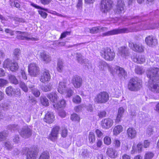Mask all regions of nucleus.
Returning a JSON list of instances; mask_svg holds the SVG:
<instances>
[{
	"label": "nucleus",
	"mask_w": 159,
	"mask_h": 159,
	"mask_svg": "<svg viewBox=\"0 0 159 159\" xmlns=\"http://www.w3.org/2000/svg\"><path fill=\"white\" fill-rule=\"evenodd\" d=\"M135 71L136 73L138 74H142L144 72L142 67L140 66L136 67Z\"/></svg>",
	"instance_id": "864d4df0"
},
{
	"label": "nucleus",
	"mask_w": 159,
	"mask_h": 159,
	"mask_svg": "<svg viewBox=\"0 0 159 159\" xmlns=\"http://www.w3.org/2000/svg\"><path fill=\"white\" fill-rule=\"evenodd\" d=\"M123 130V127L121 125H118L115 126L113 130V134L116 135L119 134Z\"/></svg>",
	"instance_id": "473e14b6"
},
{
	"label": "nucleus",
	"mask_w": 159,
	"mask_h": 159,
	"mask_svg": "<svg viewBox=\"0 0 159 159\" xmlns=\"http://www.w3.org/2000/svg\"><path fill=\"white\" fill-rule=\"evenodd\" d=\"M20 137L18 135H16L12 137V140L15 144H18L20 143Z\"/></svg>",
	"instance_id": "09e8293b"
},
{
	"label": "nucleus",
	"mask_w": 159,
	"mask_h": 159,
	"mask_svg": "<svg viewBox=\"0 0 159 159\" xmlns=\"http://www.w3.org/2000/svg\"><path fill=\"white\" fill-rule=\"evenodd\" d=\"M141 87V83L136 78L130 79L128 84V89L131 91H137Z\"/></svg>",
	"instance_id": "20e7f679"
},
{
	"label": "nucleus",
	"mask_w": 159,
	"mask_h": 159,
	"mask_svg": "<svg viewBox=\"0 0 159 159\" xmlns=\"http://www.w3.org/2000/svg\"><path fill=\"white\" fill-rule=\"evenodd\" d=\"M18 132L21 136L25 139L30 137L32 134V130L28 126L23 127L18 130Z\"/></svg>",
	"instance_id": "1a4fd4ad"
},
{
	"label": "nucleus",
	"mask_w": 159,
	"mask_h": 159,
	"mask_svg": "<svg viewBox=\"0 0 159 159\" xmlns=\"http://www.w3.org/2000/svg\"><path fill=\"white\" fill-rule=\"evenodd\" d=\"M58 91L61 94L64 92L66 90V83L64 82H59L58 88Z\"/></svg>",
	"instance_id": "a878e982"
},
{
	"label": "nucleus",
	"mask_w": 159,
	"mask_h": 159,
	"mask_svg": "<svg viewBox=\"0 0 159 159\" xmlns=\"http://www.w3.org/2000/svg\"><path fill=\"white\" fill-rule=\"evenodd\" d=\"M77 60L78 62L83 65L85 69H89L91 68V66L88 63V59H84L83 57L80 53H77L76 55Z\"/></svg>",
	"instance_id": "9b49d317"
},
{
	"label": "nucleus",
	"mask_w": 159,
	"mask_h": 159,
	"mask_svg": "<svg viewBox=\"0 0 159 159\" xmlns=\"http://www.w3.org/2000/svg\"><path fill=\"white\" fill-rule=\"evenodd\" d=\"M100 28L99 27H94L90 29V32L92 34H96L100 32Z\"/></svg>",
	"instance_id": "de8ad7c7"
},
{
	"label": "nucleus",
	"mask_w": 159,
	"mask_h": 159,
	"mask_svg": "<svg viewBox=\"0 0 159 159\" xmlns=\"http://www.w3.org/2000/svg\"><path fill=\"white\" fill-rule=\"evenodd\" d=\"M64 65L63 63L61 60H59L57 63V69L58 72H61L63 69Z\"/></svg>",
	"instance_id": "c9c22d12"
},
{
	"label": "nucleus",
	"mask_w": 159,
	"mask_h": 159,
	"mask_svg": "<svg viewBox=\"0 0 159 159\" xmlns=\"http://www.w3.org/2000/svg\"><path fill=\"white\" fill-rule=\"evenodd\" d=\"M72 83L75 88H79L82 84V79L78 75H74L72 79Z\"/></svg>",
	"instance_id": "ddd939ff"
},
{
	"label": "nucleus",
	"mask_w": 159,
	"mask_h": 159,
	"mask_svg": "<svg viewBox=\"0 0 159 159\" xmlns=\"http://www.w3.org/2000/svg\"><path fill=\"white\" fill-rule=\"evenodd\" d=\"M12 62L13 61L11 60L7 59L4 62L3 67L4 68H9Z\"/></svg>",
	"instance_id": "a19ab883"
},
{
	"label": "nucleus",
	"mask_w": 159,
	"mask_h": 159,
	"mask_svg": "<svg viewBox=\"0 0 159 159\" xmlns=\"http://www.w3.org/2000/svg\"><path fill=\"white\" fill-rule=\"evenodd\" d=\"M26 159H36L37 153L32 149H28L26 154Z\"/></svg>",
	"instance_id": "b1692460"
},
{
	"label": "nucleus",
	"mask_w": 159,
	"mask_h": 159,
	"mask_svg": "<svg viewBox=\"0 0 159 159\" xmlns=\"http://www.w3.org/2000/svg\"><path fill=\"white\" fill-rule=\"evenodd\" d=\"M71 119L73 121H79L80 118L78 115L75 113L71 115Z\"/></svg>",
	"instance_id": "4d7b16f0"
},
{
	"label": "nucleus",
	"mask_w": 159,
	"mask_h": 159,
	"mask_svg": "<svg viewBox=\"0 0 159 159\" xmlns=\"http://www.w3.org/2000/svg\"><path fill=\"white\" fill-rule=\"evenodd\" d=\"M89 139L90 143H93L95 142V136L94 133L90 132L89 135Z\"/></svg>",
	"instance_id": "58836bf2"
},
{
	"label": "nucleus",
	"mask_w": 159,
	"mask_h": 159,
	"mask_svg": "<svg viewBox=\"0 0 159 159\" xmlns=\"http://www.w3.org/2000/svg\"><path fill=\"white\" fill-rule=\"evenodd\" d=\"M113 2L111 0H102L101 1V11L104 13H106L112 7Z\"/></svg>",
	"instance_id": "0eeeda50"
},
{
	"label": "nucleus",
	"mask_w": 159,
	"mask_h": 159,
	"mask_svg": "<svg viewBox=\"0 0 159 159\" xmlns=\"http://www.w3.org/2000/svg\"><path fill=\"white\" fill-rule=\"evenodd\" d=\"M9 68L11 71L15 72L18 69V64L16 62L13 61Z\"/></svg>",
	"instance_id": "e433bc0d"
},
{
	"label": "nucleus",
	"mask_w": 159,
	"mask_h": 159,
	"mask_svg": "<svg viewBox=\"0 0 159 159\" xmlns=\"http://www.w3.org/2000/svg\"><path fill=\"white\" fill-rule=\"evenodd\" d=\"M6 94L8 96H11L13 94L20 95V91L19 89H13L11 86L7 87L6 89Z\"/></svg>",
	"instance_id": "aec40b11"
},
{
	"label": "nucleus",
	"mask_w": 159,
	"mask_h": 159,
	"mask_svg": "<svg viewBox=\"0 0 159 159\" xmlns=\"http://www.w3.org/2000/svg\"><path fill=\"white\" fill-rule=\"evenodd\" d=\"M66 105V102L64 100H62L58 102L57 105L58 108L64 107Z\"/></svg>",
	"instance_id": "8fccbe9b"
},
{
	"label": "nucleus",
	"mask_w": 159,
	"mask_h": 159,
	"mask_svg": "<svg viewBox=\"0 0 159 159\" xmlns=\"http://www.w3.org/2000/svg\"><path fill=\"white\" fill-rule=\"evenodd\" d=\"M73 91L70 89H67L66 93V96L67 97L70 98L71 97L73 94Z\"/></svg>",
	"instance_id": "0e129e2a"
},
{
	"label": "nucleus",
	"mask_w": 159,
	"mask_h": 159,
	"mask_svg": "<svg viewBox=\"0 0 159 159\" xmlns=\"http://www.w3.org/2000/svg\"><path fill=\"white\" fill-rule=\"evenodd\" d=\"M49 154L48 152H43L41 153L39 159H49Z\"/></svg>",
	"instance_id": "79ce46f5"
},
{
	"label": "nucleus",
	"mask_w": 159,
	"mask_h": 159,
	"mask_svg": "<svg viewBox=\"0 0 159 159\" xmlns=\"http://www.w3.org/2000/svg\"><path fill=\"white\" fill-rule=\"evenodd\" d=\"M104 142L107 145H110L111 143V139L108 136H106L104 139Z\"/></svg>",
	"instance_id": "13d9d810"
},
{
	"label": "nucleus",
	"mask_w": 159,
	"mask_h": 159,
	"mask_svg": "<svg viewBox=\"0 0 159 159\" xmlns=\"http://www.w3.org/2000/svg\"><path fill=\"white\" fill-rule=\"evenodd\" d=\"M107 113L105 111H99L98 113V115L99 118H102L106 116Z\"/></svg>",
	"instance_id": "69168bd1"
},
{
	"label": "nucleus",
	"mask_w": 159,
	"mask_h": 159,
	"mask_svg": "<svg viewBox=\"0 0 159 159\" xmlns=\"http://www.w3.org/2000/svg\"><path fill=\"white\" fill-rule=\"evenodd\" d=\"M54 116L52 112H48L45 115L44 120L48 123H52L54 121Z\"/></svg>",
	"instance_id": "4be33fe9"
},
{
	"label": "nucleus",
	"mask_w": 159,
	"mask_h": 159,
	"mask_svg": "<svg viewBox=\"0 0 159 159\" xmlns=\"http://www.w3.org/2000/svg\"><path fill=\"white\" fill-rule=\"evenodd\" d=\"M116 69V72L119 77L121 79L122 78H124L125 79H126L127 72L123 68L119 66H117Z\"/></svg>",
	"instance_id": "412c9836"
},
{
	"label": "nucleus",
	"mask_w": 159,
	"mask_h": 159,
	"mask_svg": "<svg viewBox=\"0 0 159 159\" xmlns=\"http://www.w3.org/2000/svg\"><path fill=\"white\" fill-rule=\"evenodd\" d=\"M147 77L149 79L148 85L152 91L159 93V68H151L146 71Z\"/></svg>",
	"instance_id": "f257e3e1"
},
{
	"label": "nucleus",
	"mask_w": 159,
	"mask_h": 159,
	"mask_svg": "<svg viewBox=\"0 0 159 159\" xmlns=\"http://www.w3.org/2000/svg\"><path fill=\"white\" fill-rule=\"evenodd\" d=\"M127 133L129 137L131 139L134 138L136 134V132L135 130L131 128H129L128 129Z\"/></svg>",
	"instance_id": "cd10ccee"
},
{
	"label": "nucleus",
	"mask_w": 159,
	"mask_h": 159,
	"mask_svg": "<svg viewBox=\"0 0 159 159\" xmlns=\"http://www.w3.org/2000/svg\"><path fill=\"white\" fill-rule=\"evenodd\" d=\"M129 46L133 50L137 52H142L143 51V48L140 44L134 43L131 41L129 42Z\"/></svg>",
	"instance_id": "4468645a"
},
{
	"label": "nucleus",
	"mask_w": 159,
	"mask_h": 159,
	"mask_svg": "<svg viewBox=\"0 0 159 159\" xmlns=\"http://www.w3.org/2000/svg\"><path fill=\"white\" fill-rule=\"evenodd\" d=\"M0 106L2 107L3 109L4 110H6L8 109L10 107V105L9 104L6 102L2 103L1 104Z\"/></svg>",
	"instance_id": "680f3d73"
},
{
	"label": "nucleus",
	"mask_w": 159,
	"mask_h": 159,
	"mask_svg": "<svg viewBox=\"0 0 159 159\" xmlns=\"http://www.w3.org/2000/svg\"><path fill=\"white\" fill-rule=\"evenodd\" d=\"M47 97L51 101L53 102H55L57 100V95L55 93L52 92L48 94Z\"/></svg>",
	"instance_id": "c756f323"
},
{
	"label": "nucleus",
	"mask_w": 159,
	"mask_h": 159,
	"mask_svg": "<svg viewBox=\"0 0 159 159\" xmlns=\"http://www.w3.org/2000/svg\"><path fill=\"white\" fill-rule=\"evenodd\" d=\"M41 60L45 63H48L51 60L50 55L46 52L43 51L40 53Z\"/></svg>",
	"instance_id": "f3484780"
},
{
	"label": "nucleus",
	"mask_w": 159,
	"mask_h": 159,
	"mask_svg": "<svg viewBox=\"0 0 159 159\" xmlns=\"http://www.w3.org/2000/svg\"><path fill=\"white\" fill-rule=\"evenodd\" d=\"M100 55L106 60L111 61L115 56V53L110 48L107 47L102 49L100 52Z\"/></svg>",
	"instance_id": "7ed1b4c3"
},
{
	"label": "nucleus",
	"mask_w": 159,
	"mask_h": 159,
	"mask_svg": "<svg viewBox=\"0 0 159 159\" xmlns=\"http://www.w3.org/2000/svg\"><path fill=\"white\" fill-rule=\"evenodd\" d=\"M40 98L41 103L43 105L48 106L49 105L48 101L45 97H41Z\"/></svg>",
	"instance_id": "37998d69"
},
{
	"label": "nucleus",
	"mask_w": 159,
	"mask_h": 159,
	"mask_svg": "<svg viewBox=\"0 0 159 159\" xmlns=\"http://www.w3.org/2000/svg\"><path fill=\"white\" fill-rule=\"evenodd\" d=\"M20 127L18 125L13 124V125H8L7 127V129L11 131H14L16 130H19V129Z\"/></svg>",
	"instance_id": "ea45409f"
},
{
	"label": "nucleus",
	"mask_w": 159,
	"mask_h": 159,
	"mask_svg": "<svg viewBox=\"0 0 159 159\" xmlns=\"http://www.w3.org/2000/svg\"><path fill=\"white\" fill-rule=\"evenodd\" d=\"M8 77L9 80L11 83L15 85H16L19 84L18 81L15 75L9 74L8 75Z\"/></svg>",
	"instance_id": "2f4dec72"
},
{
	"label": "nucleus",
	"mask_w": 159,
	"mask_h": 159,
	"mask_svg": "<svg viewBox=\"0 0 159 159\" xmlns=\"http://www.w3.org/2000/svg\"><path fill=\"white\" fill-rule=\"evenodd\" d=\"M98 66L100 70H103L105 67L108 66V65L105 61H102L98 62Z\"/></svg>",
	"instance_id": "f704fd0d"
},
{
	"label": "nucleus",
	"mask_w": 159,
	"mask_h": 159,
	"mask_svg": "<svg viewBox=\"0 0 159 159\" xmlns=\"http://www.w3.org/2000/svg\"><path fill=\"white\" fill-rule=\"evenodd\" d=\"M154 155V154L152 152H148L145 155L144 159H151Z\"/></svg>",
	"instance_id": "49530a36"
},
{
	"label": "nucleus",
	"mask_w": 159,
	"mask_h": 159,
	"mask_svg": "<svg viewBox=\"0 0 159 159\" xmlns=\"http://www.w3.org/2000/svg\"><path fill=\"white\" fill-rule=\"evenodd\" d=\"M72 101L74 103H79L81 102V98L79 95H77L73 98Z\"/></svg>",
	"instance_id": "6e6d98bb"
},
{
	"label": "nucleus",
	"mask_w": 159,
	"mask_h": 159,
	"mask_svg": "<svg viewBox=\"0 0 159 159\" xmlns=\"http://www.w3.org/2000/svg\"><path fill=\"white\" fill-rule=\"evenodd\" d=\"M3 143L4 144V146L7 148V149L11 150L13 146L10 142L8 141H7L5 143Z\"/></svg>",
	"instance_id": "5fc2aeb1"
},
{
	"label": "nucleus",
	"mask_w": 159,
	"mask_h": 159,
	"mask_svg": "<svg viewBox=\"0 0 159 159\" xmlns=\"http://www.w3.org/2000/svg\"><path fill=\"white\" fill-rule=\"evenodd\" d=\"M59 129L60 128L59 126H57L54 127L49 135V139L52 141H54L57 138Z\"/></svg>",
	"instance_id": "dca6fc26"
},
{
	"label": "nucleus",
	"mask_w": 159,
	"mask_h": 159,
	"mask_svg": "<svg viewBox=\"0 0 159 159\" xmlns=\"http://www.w3.org/2000/svg\"><path fill=\"white\" fill-rule=\"evenodd\" d=\"M7 136V134L5 131L0 132V141H4Z\"/></svg>",
	"instance_id": "3c124183"
},
{
	"label": "nucleus",
	"mask_w": 159,
	"mask_h": 159,
	"mask_svg": "<svg viewBox=\"0 0 159 159\" xmlns=\"http://www.w3.org/2000/svg\"><path fill=\"white\" fill-rule=\"evenodd\" d=\"M20 51L19 49L16 48L14 50L13 54L14 58L17 60H18L20 55Z\"/></svg>",
	"instance_id": "c03bdc74"
},
{
	"label": "nucleus",
	"mask_w": 159,
	"mask_h": 159,
	"mask_svg": "<svg viewBox=\"0 0 159 159\" xmlns=\"http://www.w3.org/2000/svg\"><path fill=\"white\" fill-rule=\"evenodd\" d=\"M129 32V30L127 28H123L122 29L118 28L112 30L108 31L102 34V37L108 36L110 35L117 34H119L127 33Z\"/></svg>",
	"instance_id": "423d86ee"
},
{
	"label": "nucleus",
	"mask_w": 159,
	"mask_h": 159,
	"mask_svg": "<svg viewBox=\"0 0 159 159\" xmlns=\"http://www.w3.org/2000/svg\"><path fill=\"white\" fill-rule=\"evenodd\" d=\"M134 61L137 63L142 64L145 61V59L144 56H139L138 57H134L133 58Z\"/></svg>",
	"instance_id": "7c9ffc66"
},
{
	"label": "nucleus",
	"mask_w": 159,
	"mask_h": 159,
	"mask_svg": "<svg viewBox=\"0 0 159 159\" xmlns=\"http://www.w3.org/2000/svg\"><path fill=\"white\" fill-rule=\"evenodd\" d=\"M20 73L23 79L25 80H27V77L25 71L24 70L21 69L20 70Z\"/></svg>",
	"instance_id": "052dcab7"
},
{
	"label": "nucleus",
	"mask_w": 159,
	"mask_h": 159,
	"mask_svg": "<svg viewBox=\"0 0 159 159\" xmlns=\"http://www.w3.org/2000/svg\"><path fill=\"white\" fill-rule=\"evenodd\" d=\"M52 88V85L50 83L46 85L40 86L41 90L45 92H48L50 91Z\"/></svg>",
	"instance_id": "72a5a7b5"
},
{
	"label": "nucleus",
	"mask_w": 159,
	"mask_h": 159,
	"mask_svg": "<svg viewBox=\"0 0 159 159\" xmlns=\"http://www.w3.org/2000/svg\"><path fill=\"white\" fill-rule=\"evenodd\" d=\"M10 5L11 7H15L17 8H19L20 6L18 2V1L16 0L14 2H11Z\"/></svg>",
	"instance_id": "603ef678"
},
{
	"label": "nucleus",
	"mask_w": 159,
	"mask_h": 159,
	"mask_svg": "<svg viewBox=\"0 0 159 159\" xmlns=\"http://www.w3.org/2000/svg\"><path fill=\"white\" fill-rule=\"evenodd\" d=\"M70 34V32L66 31L63 32L61 34L60 39H62L63 38H65L67 35H69Z\"/></svg>",
	"instance_id": "774afa93"
},
{
	"label": "nucleus",
	"mask_w": 159,
	"mask_h": 159,
	"mask_svg": "<svg viewBox=\"0 0 159 159\" xmlns=\"http://www.w3.org/2000/svg\"><path fill=\"white\" fill-rule=\"evenodd\" d=\"M7 83V82L6 80L3 79H0V87L4 86Z\"/></svg>",
	"instance_id": "338daca9"
},
{
	"label": "nucleus",
	"mask_w": 159,
	"mask_h": 159,
	"mask_svg": "<svg viewBox=\"0 0 159 159\" xmlns=\"http://www.w3.org/2000/svg\"><path fill=\"white\" fill-rule=\"evenodd\" d=\"M124 111V109L122 107H120L119 109L116 119V122H119L120 121V119L123 116Z\"/></svg>",
	"instance_id": "c85d7f7f"
},
{
	"label": "nucleus",
	"mask_w": 159,
	"mask_h": 159,
	"mask_svg": "<svg viewBox=\"0 0 159 159\" xmlns=\"http://www.w3.org/2000/svg\"><path fill=\"white\" fill-rule=\"evenodd\" d=\"M113 144V146L115 148H118L120 147V143L119 140H115Z\"/></svg>",
	"instance_id": "e2e57ef3"
},
{
	"label": "nucleus",
	"mask_w": 159,
	"mask_h": 159,
	"mask_svg": "<svg viewBox=\"0 0 159 159\" xmlns=\"http://www.w3.org/2000/svg\"><path fill=\"white\" fill-rule=\"evenodd\" d=\"M19 85L20 87L24 92L26 93L28 91V88L24 82L21 81H20L19 83Z\"/></svg>",
	"instance_id": "4c0bfd02"
},
{
	"label": "nucleus",
	"mask_w": 159,
	"mask_h": 159,
	"mask_svg": "<svg viewBox=\"0 0 159 159\" xmlns=\"http://www.w3.org/2000/svg\"><path fill=\"white\" fill-rule=\"evenodd\" d=\"M51 79V76L48 70L44 71L40 78V81L43 83L49 81Z\"/></svg>",
	"instance_id": "a211bd4d"
},
{
	"label": "nucleus",
	"mask_w": 159,
	"mask_h": 159,
	"mask_svg": "<svg viewBox=\"0 0 159 159\" xmlns=\"http://www.w3.org/2000/svg\"><path fill=\"white\" fill-rule=\"evenodd\" d=\"M106 153L109 157L113 158H116L118 155V152L117 151L112 148H108Z\"/></svg>",
	"instance_id": "5701e85b"
},
{
	"label": "nucleus",
	"mask_w": 159,
	"mask_h": 159,
	"mask_svg": "<svg viewBox=\"0 0 159 159\" xmlns=\"http://www.w3.org/2000/svg\"><path fill=\"white\" fill-rule=\"evenodd\" d=\"M145 42L150 46H155L157 43V40L152 36H149L146 38Z\"/></svg>",
	"instance_id": "6ab92c4d"
},
{
	"label": "nucleus",
	"mask_w": 159,
	"mask_h": 159,
	"mask_svg": "<svg viewBox=\"0 0 159 159\" xmlns=\"http://www.w3.org/2000/svg\"><path fill=\"white\" fill-rule=\"evenodd\" d=\"M146 134L148 137L150 136L153 133V129L151 126H149L146 130Z\"/></svg>",
	"instance_id": "bf43d9fd"
},
{
	"label": "nucleus",
	"mask_w": 159,
	"mask_h": 159,
	"mask_svg": "<svg viewBox=\"0 0 159 159\" xmlns=\"http://www.w3.org/2000/svg\"><path fill=\"white\" fill-rule=\"evenodd\" d=\"M119 53L123 57L129 56V52L128 48L125 46L120 48L119 49Z\"/></svg>",
	"instance_id": "393cba45"
},
{
	"label": "nucleus",
	"mask_w": 159,
	"mask_h": 159,
	"mask_svg": "<svg viewBox=\"0 0 159 159\" xmlns=\"http://www.w3.org/2000/svg\"><path fill=\"white\" fill-rule=\"evenodd\" d=\"M109 99V94L106 92L103 91L98 93L95 98V101L98 103H103Z\"/></svg>",
	"instance_id": "39448f33"
},
{
	"label": "nucleus",
	"mask_w": 159,
	"mask_h": 159,
	"mask_svg": "<svg viewBox=\"0 0 159 159\" xmlns=\"http://www.w3.org/2000/svg\"><path fill=\"white\" fill-rule=\"evenodd\" d=\"M135 31H139L141 30H145L150 29H154L156 26H152L150 25H148V23L144 21L139 22L135 25Z\"/></svg>",
	"instance_id": "6e6552de"
},
{
	"label": "nucleus",
	"mask_w": 159,
	"mask_h": 159,
	"mask_svg": "<svg viewBox=\"0 0 159 159\" xmlns=\"http://www.w3.org/2000/svg\"><path fill=\"white\" fill-rule=\"evenodd\" d=\"M125 5L124 2L121 0H118L114 9L115 12L117 14L123 13L125 11Z\"/></svg>",
	"instance_id": "f8f14e48"
},
{
	"label": "nucleus",
	"mask_w": 159,
	"mask_h": 159,
	"mask_svg": "<svg viewBox=\"0 0 159 159\" xmlns=\"http://www.w3.org/2000/svg\"><path fill=\"white\" fill-rule=\"evenodd\" d=\"M101 126L104 129H109L113 124V120L110 118H105L101 121Z\"/></svg>",
	"instance_id": "2eb2a0df"
},
{
	"label": "nucleus",
	"mask_w": 159,
	"mask_h": 159,
	"mask_svg": "<svg viewBox=\"0 0 159 159\" xmlns=\"http://www.w3.org/2000/svg\"><path fill=\"white\" fill-rule=\"evenodd\" d=\"M5 32L9 34L11 36L14 35V32H15L16 34H18L16 37L18 39L27 40H35V38L31 37L30 34L27 32L18 31H13L8 29H6Z\"/></svg>",
	"instance_id": "f03ea898"
},
{
	"label": "nucleus",
	"mask_w": 159,
	"mask_h": 159,
	"mask_svg": "<svg viewBox=\"0 0 159 159\" xmlns=\"http://www.w3.org/2000/svg\"><path fill=\"white\" fill-rule=\"evenodd\" d=\"M39 68L35 63H31L28 66V72L32 76H36L39 73Z\"/></svg>",
	"instance_id": "9d476101"
},
{
	"label": "nucleus",
	"mask_w": 159,
	"mask_h": 159,
	"mask_svg": "<svg viewBox=\"0 0 159 159\" xmlns=\"http://www.w3.org/2000/svg\"><path fill=\"white\" fill-rule=\"evenodd\" d=\"M35 87V86L33 84L30 85L29 86V88L31 90L34 95L36 97H38L39 96L40 93L39 91Z\"/></svg>",
	"instance_id": "bb28decb"
},
{
	"label": "nucleus",
	"mask_w": 159,
	"mask_h": 159,
	"mask_svg": "<svg viewBox=\"0 0 159 159\" xmlns=\"http://www.w3.org/2000/svg\"><path fill=\"white\" fill-rule=\"evenodd\" d=\"M82 157L85 159L89 158L90 156L89 151H88L87 149H84L82 153Z\"/></svg>",
	"instance_id": "a18cd8bd"
}]
</instances>
